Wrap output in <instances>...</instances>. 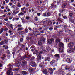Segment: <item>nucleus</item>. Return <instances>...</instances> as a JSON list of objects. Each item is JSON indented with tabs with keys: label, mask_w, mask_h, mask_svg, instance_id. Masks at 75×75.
<instances>
[{
	"label": "nucleus",
	"mask_w": 75,
	"mask_h": 75,
	"mask_svg": "<svg viewBox=\"0 0 75 75\" xmlns=\"http://www.w3.org/2000/svg\"><path fill=\"white\" fill-rule=\"evenodd\" d=\"M22 64H20L18 62H16V64L17 65H16V67H19V68H21V67L23 66H25V65H27V61L25 60H23L22 62Z\"/></svg>",
	"instance_id": "1"
},
{
	"label": "nucleus",
	"mask_w": 75,
	"mask_h": 75,
	"mask_svg": "<svg viewBox=\"0 0 75 75\" xmlns=\"http://www.w3.org/2000/svg\"><path fill=\"white\" fill-rule=\"evenodd\" d=\"M42 41L44 42H45V39L43 38H42L40 39V40L38 41V44L40 46V48H42V47H43V46H42Z\"/></svg>",
	"instance_id": "2"
},
{
	"label": "nucleus",
	"mask_w": 75,
	"mask_h": 75,
	"mask_svg": "<svg viewBox=\"0 0 75 75\" xmlns=\"http://www.w3.org/2000/svg\"><path fill=\"white\" fill-rule=\"evenodd\" d=\"M11 68H13L14 67L12 66L6 73V75H13V73L12 72L13 69H12Z\"/></svg>",
	"instance_id": "3"
},
{
	"label": "nucleus",
	"mask_w": 75,
	"mask_h": 75,
	"mask_svg": "<svg viewBox=\"0 0 75 75\" xmlns=\"http://www.w3.org/2000/svg\"><path fill=\"white\" fill-rule=\"evenodd\" d=\"M31 55H30L29 57H27V55H25L21 57V60H24L25 59H25L26 60H27V61H29V59H28V58H30V57Z\"/></svg>",
	"instance_id": "4"
},
{
	"label": "nucleus",
	"mask_w": 75,
	"mask_h": 75,
	"mask_svg": "<svg viewBox=\"0 0 75 75\" xmlns=\"http://www.w3.org/2000/svg\"><path fill=\"white\" fill-rule=\"evenodd\" d=\"M50 65H53V67H55V66H57V62H55V60H53L50 63Z\"/></svg>",
	"instance_id": "5"
},
{
	"label": "nucleus",
	"mask_w": 75,
	"mask_h": 75,
	"mask_svg": "<svg viewBox=\"0 0 75 75\" xmlns=\"http://www.w3.org/2000/svg\"><path fill=\"white\" fill-rule=\"evenodd\" d=\"M59 46L60 47V48H59V51H61V50L62 49L61 48H62V47L64 46V44L62 43V42H60L59 44Z\"/></svg>",
	"instance_id": "6"
},
{
	"label": "nucleus",
	"mask_w": 75,
	"mask_h": 75,
	"mask_svg": "<svg viewBox=\"0 0 75 75\" xmlns=\"http://www.w3.org/2000/svg\"><path fill=\"white\" fill-rule=\"evenodd\" d=\"M67 52L69 53H72L75 51V49L73 48L68 49L67 50Z\"/></svg>",
	"instance_id": "7"
},
{
	"label": "nucleus",
	"mask_w": 75,
	"mask_h": 75,
	"mask_svg": "<svg viewBox=\"0 0 75 75\" xmlns=\"http://www.w3.org/2000/svg\"><path fill=\"white\" fill-rule=\"evenodd\" d=\"M54 40L53 38L48 39L47 40V42L48 44H51L52 42H54Z\"/></svg>",
	"instance_id": "8"
},
{
	"label": "nucleus",
	"mask_w": 75,
	"mask_h": 75,
	"mask_svg": "<svg viewBox=\"0 0 75 75\" xmlns=\"http://www.w3.org/2000/svg\"><path fill=\"white\" fill-rule=\"evenodd\" d=\"M37 62L38 63L40 62L41 60V55L40 54H38L37 56Z\"/></svg>",
	"instance_id": "9"
},
{
	"label": "nucleus",
	"mask_w": 75,
	"mask_h": 75,
	"mask_svg": "<svg viewBox=\"0 0 75 75\" xmlns=\"http://www.w3.org/2000/svg\"><path fill=\"white\" fill-rule=\"evenodd\" d=\"M30 65L32 67H36V63L34 62H32L30 63Z\"/></svg>",
	"instance_id": "10"
},
{
	"label": "nucleus",
	"mask_w": 75,
	"mask_h": 75,
	"mask_svg": "<svg viewBox=\"0 0 75 75\" xmlns=\"http://www.w3.org/2000/svg\"><path fill=\"white\" fill-rule=\"evenodd\" d=\"M61 40L59 38H57L55 40V42L54 44V45H57V44H58V43L59 42H60Z\"/></svg>",
	"instance_id": "11"
},
{
	"label": "nucleus",
	"mask_w": 75,
	"mask_h": 75,
	"mask_svg": "<svg viewBox=\"0 0 75 75\" xmlns=\"http://www.w3.org/2000/svg\"><path fill=\"white\" fill-rule=\"evenodd\" d=\"M66 62L67 64H71V60L70 59V58L68 57L67 58L66 60Z\"/></svg>",
	"instance_id": "12"
},
{
	"label": "nucleus",
	"mask_w": 75,
	"mask_h": 75,
	"mask_svg": "<svg viewBox=\"0 0 75 75\" xmlns=\"http://www.w3.org/2000/svg\"><path fill=\"white\" fill-rule=\"evenodd\" d=\"M74 43L73 42H70L68 44V47L69 48H72L74 46Z\"/></svg>",
	"instance_id": "13"
},
{
	"label": "nucleus",
	"mask_w": 75,
	"mask_h": 75,
	"mask_svg": "<svg viewBox=\"0 0 75 75\" xmlns=\"http://www.w3.org/2000/svg\"><path fill=\"white\" fill-rule=\"evenodd\" d=\"M34 69L33 68H30L28 69L29 72L30 73H33Z\"/></svg>",
	"instance_id": "14"
},
{
	"label": "nucleus",
	"mask_w": 75,
	"mask_h": 75,
	"mask_svg": "<svg viewBox=\"0 0 75 75\" xmlns=\"http://www.w3.org/2000/svg\"><path fill=\"white\" fill-rule=\"evenodd\" d=\"M43 74H45V75H47V73H48V70H47V69H44L43 71Z\"/></svg>",
	"instance_id": "15"
},
{
	"label": "nucleus",
	"mask_w": 75,
	"mask_h": 75,
	"mask_svg": "<svg viewBox=\"0 0 75 75\" xmlns=\"http://www.w3.org/2000/svg\"><path fill=\"white\" fill-rule=\"evenodd\" d=\"M62 31H59L57 32V35L59 37H60L62 35Z\"/></svg>",
	"instance_id": "16"
},
{
	"label": "nucleus",
	"mask_w": 75,
	"mask_h": 75,
	"mask_svg": "<svg viewBox=\"0 0 75 75\" xmlns=\"http://www.w3.org/2000/svg\"><path fill=\"white\" fill-rule=\"evenodd\" d=\"M73 17H70L69 18V20L70 22H71L73 24H74V21L72 18Z\"/></svg>",
	"instance_id": "17"
},
{
	"label": "nucleus",
	"mask_w": 75,
	"mask_h": 75,
	"mask_svg": "<svg viewBox=\"0 0 75 75\" xmlns=\"http://www.w3.org/2000/svg\"><path fill=\"white\" fill-rule=\"evenodd\" d=\"M48 71L50 74H53V70L51 68L49 69L48 70Z\"/></svg>",
	"instance_id": "18"
},
{
	"label": "nucleus",
	"mask_w": 75,
	"mask_h": 75,
	"mask_svg": "<svg viewBox=\"0 0 75 75\" xmlns=\"http://www.w3.org/2000/svg\"><path fill=\"white\" fill-rule=\"evenodd\" d=\"M47 21H48L47 19L45 18L41 21L42 23H43V24H45V23H47Z\"/></svg>",
	"instance_id": "19"
},
{
	"label": "nucleus",
	"mask_w": 75,
	"mask_h": 75,
	"mask_svg": "<svg viewBox=\"0 0 75 75\" xmlns=\"http://www.w3.org/2000/svg\"><path fill=\"white\" fill-rule=\"evenodd\" d=\"M51 8L52 10H54L56 8H57V6L52 5L51 6Z\"/></svg>",
	"instance_id": "20"
},
{
	"label": "nucleus",
	"mask_w": 75,
	"mask_h": 75,
	"mask_svg": "<svg viewBox=\"0 0 75 75\" xmlns=\"http://www.w3.org/2000/svg\"><path fill=\"white\" fill-rule=\"evenodd\" d=\"M47 25H52V23L51 21H48L47 23Z\"/></svg>",
	"instance_id": "21"
},
{
	"label": "nucleus",
	"mask_w": 75,
	"mask_h": 75,
	"mask_svg": "<svg viewBox=\"0 0 75 75\" xmlns=\"http://www.w3.org/2000/svg\"><path fill=\"white\" fill-rule=\"evenodd\" d=\"M54 56L56 58H60V56H59V54H56L55 55H54Z\"/></svg>",
	"instance_id": "22"
},
{
	"label": "nucleus",
	"mask_w": 75,
	"mask_h": 75,
	"mask_svg": "<svg viewBox=\"0 0 75 75\" xmlns=\"http://www.w3.org/2000/svg\"><path fill=\"white\" fill-rule=\"evenodd\" d=\"M73 15H74V13H69V16L70 17H73Z\"/></svg>",
	"instance_id": "23"
},
{
	"label": "nucleus",
	"mask_w": 75,
	"mask_h": 75,
	"mask_svg": "<svg viewBox=\"0 0 75 75\" xmlns=\"http://www.w3.org/2000/svg\"><path fill=\"white\" fill-rule=\"evenodd\" d=\"M21 73L22 74H23V75H27V73L26 71H22Z\"/></svg>",
	"instance_id": "24"
},
{
	"label": "nucleus",
	"mask_w": 75,
	"mask_h": 75,
	"mask_svg": "<svg viewBox=\"0 0 75 75\" xmlns=\"http://www.w3.org/2000/svg\"><path fill=\"white\" fill-rule=\"evenodd\" d=\"M58 28H59V26H57L55 25L54 26V30H57Z\"/></svg>",
	"instance_id": "25"
},
{
	"label": "nucleus",
	"mask_w": 75,
	"mask_h": 75,
	"mask_svg": "<svg viewBox=\"0 0 75 75\" xmlns=\"http://www.w3.org/2000/svg\"><path fill=\"white\" fill-rule=\"evenodd\" d=\"M65 9L64 8H62L60 10V13H63V12H64V11H65Z\"/></svg>",
	"instance_id": "26"
},
{
	"label": "nucleus",
	"mask_w": 75,
	"mask_h": 75,
	"mask_svg": "<svg viewBox=\"0 0 75 75\" xmlns=\"http://www.w3.org/2000/svg\"><path fill=\"white\" fill-rule=\"evenodd\" d=\"M52 37L53 38H55L56 39L57 38V35L56 34H54L52 36Z\"/></svg>",
	"instance_id": "27"
},
{
	"label": "nucleus",
	"mask_w": 75,
	"mask_h": 75,
	"mask_svg": "<svg viewBox=\"0 0 75 75\" xmlns=\"http://www.w3.org/2000/svg\"><path fill=\"white\" fill-rule=\"evenodd\" d=\"M24 15V13L22 12H21L20 13L18 14V16H23Z\"/></svg>",
	"instance_id": "28"
},
{
	"label": "nucleus",
	"mask_w": 75,
	"mask_h": 75,
	"mask_svg": "<svg viewBox=\"0 0 75 75\" xmlns=\"http://www.w3.org/2000/svg\"><path fill=\"white\" fill-rule=\"evenodd\" d=\"M50 58L47 57L45 59V61H50Z\"/></svg>",
	"instance_id": "29"
},
{
	"label": "nucleus",
	"mask_w": 75,
	"mask_h": 75,
	"mask_svg": "<svg viewBox=\"0 0 75 75\" xmlns=\"http://www.w3.org/2000/svg\"><path fill=\"white\" fill-rule=\"evenodd\" d=\"M47 12L44 13H43L42 16L44 17H47Z\"/></svg>",
	"instance_id": "30"
},
{
	"label": "nucleus",
	"mask_w": 75,
	"mask_h": 75,
	"mask_svg": "<svg viewBox=\"0 0 75 75\" xmlns=\"http://www.w3.org/2000/svg\"><path fill=\"white\" fill-rule=\"evenodd\" d=\"M1 30H0V34H2L3 32V31H4V29L3 28H1Z\"/></svg>",
	"instance_id": "31"
},
{
	"label": "nucleus",
	"mask_w": 75,
	"mask_h": 75,
	"mask_svg": "<svg viewBox=\"0 0 75 75\" xmlns=\"http://www.w3.org/2000/svg\"><path fill=\"white\" fill-rule=\"evenodd\" d=\"M12 66H13V65H11V64L10 63L8 64V67L9 68H11V67H12Z\"/></svg>",
	"instance_id": "32"
},
{
	"label": "nucleus",
	"mask_w": 75,
	"mask_h": 75,
	"mask_svg": "<svg viewBox=\"0 0 75 75\" xmlns=\"http://www.w3.org/2000/svg\"><path fill=\"white\" fill-rule=\"evenodd\" d=\"M17 6L18 7H20L21 6L20 5V3L18 2L17 3Z\"/></svg>",
	"instance_id": "33"
},
{
	"label": "nucleus",
	"mask_w": 75,
	"mask_h": 75,
	"mask_svg": "<svg viewBox=\"0 0 75 75\" xmlns=\"http://www.w3.org/2000/svg\"><path fill=\"white\" fill-rule=\"evenodd\" d=\"M4 41H1L0 42V45H4Z\"/></svg>",
	"instance_id": "34"
},
{
	"label": "nucleus",
	"mask_w": 75,
	"mask_h": 75,
	"mask_svg": "<svg viewBox=\"0 0 75 75\" xmlns=\"http://www.w3.org/2000/svg\"><path fill=\"white\" fill-rule=\"evenodd\" d=\"M39 67L40 68H43V65H42V64H39Z\"/></svg>",
	"instance_id": "35"
},
{
	"label": "nucleus",
	"mask_w": 75,
	"mask_h": 75,
	"mask_svg": "<svg viewBox=\"0 0 75 75\" xmlns=\"http://www.w3.org/2000/svg\"><path fill=\"white\" fill-rule=\"evenodd\" d=\"M48 57L50 58H53V55L51 54H49Z\"/></svg>",
	"instance_id": "36"
},
{
	"label": "nucleus",
	"mask_w": 75,
	"mask_h": 75,
	"mask_svg": "<svg viewBox=\"0 0 75 75\" xmlns=\"http://www.w3.org/2000/svg\"><path fill=\"white\" fill-rule=\"evenodd\" d=\"M51 16V13L50 12H48L47 13V17H49V16Z\"/></svg>",
	"instance_id": "37"
},
{
	"label": "nucleus",
	"mask_w": 75,
	"mask_h": 75,
	"mask_svg": "<svg viewBox=\"0 0 75 75\" xmlns=\"http://www.w3.org/2000/svg\"><path fill=\"white\" fill-rule=\"evenodd\" d=\"M26 19L27 20H30V18L28 16H27L26 17Z\"/></svg>",
	"instance_id": "38"
},
{
	"label": "nucleus",
	"mask_w": 75,
	"mask_h": 75,
	"mask_svg": "<svg viewBox=\"0 0 75 75\" xmlns=\"http://www.w3.org/2000/svg\"><path fill=\"white\" fill-rule=\"evenodd\" d=\"M28 35L29 36H32V35H33V34L31 33L28 34Z\"/></svg>",
	"instance_id": "39"
},
{
	"label": "nucleus",
	"mask_w": 75,
	"mask_h": 75,
	"mask_svg": "<svg viewBox=\"0 0 75 75\" xmlns=\"http://www.w3.org/2000/svg\"><path fill=\"white\" fill-rule=\"evenodd\" d=\"M67 5H65V4H63L62 5V8H64L65 7V6H66Z\"/></svg>",
	"instance_id": "40"
},
{
	"label": "nucleus",
	"mask_w": 75,
	"mask_h": 75,
	"mask_svg": "<svg viewBox=\"0 0 75 75\" xmlns=\"http://www.w3.org/2000/svg\"><path fill=\"white\" fill-rule=\"evenodd\" d=\"M4 41L5 43V44H7L8 43V40L7 39L4 40Z\"/></svg>",
	"instance_id": "41"
},
{
	"label": "nucleus",
	"mask_w": 75,
	"mask_h": 75,
	"mask_svg": "<svg viewBox=\"0 0 75 75\" xmlns=\"http://www.w3.org/2000/svg\"><path fill=\"white\" fill-rule=\"evenodd\" d=\"M9 27H10L11 28H12V29H13V25L12 24H11L10 25V26H9Z\"/></svg>",
	"instance_id": "42"
},
{
	"label": "nucleus",
	"mask_w": 75,
	"mask_h": 75,
	"mask_svg": "<svg viewBox=\"0 0 75 75\" xmlns=\"http://www.w3.org/2000/svg\"><path fill=\"white\" fill-rule=\"evenodd\" d=\"M18 31H20V30H23V28H19L18 29Z\"/></svg>",
	"instance_id": "43"
},
{
	"label": "nucleus",
	"mask_w": 75,
	"mask_h": 75,
	"mask_svg": "<svg viewBox=\"0 0 75 75\" xmlns=\"http://www.w3.org/2000/svg\"><path fill=\"white\" fill-rule=\"evenodd\" d=\"M35 21H38V17H36L35 18Z\"/></svg>",
	"instance_id": "44"
},
{
	"label": "nucleus",
	"mask_w": 75,
	"mask_h": 75,
	"mask_svg": "<svg viewBox=\"0 0 75 75\" xmlns=\"http://www.w3.org/2000/svg\"><path fill=\"white\" fill-rule=\"evenodd\" d=\"M64 29L66 30V29H67V26L66 25H64Z\"/></svg>",
	"instance_id": "45"
},
{
	"label": "nucleus",
	"mask_w": 75,
	"mask_h": 75,
	"mask_svg": "<svg viewBox=\"0 0 75 75\" xmlns=\"http://www.w3.org/2000/svg\"><path fill=\"white\" fill-rule=\"evenodd\" d=\"M23 39L22 38H21L20 39V41L21 42H23Z\"/></svg>",
	"instance_id": "46"
},
{
	"label": "nucleus",
	"mask_w": 75,
	"mask_h": 75,
	"mask_svg": "<svg viewBox=\"0 0 75 75\" xmlns=\"http://www.w3.org/2000/svg\"><path fill=\"white\" fill-rule=\"evenodd\" d=\"M67 66H66L65 67V68L66 69V70H68V69H69V67H67Z\"/></svg>",
	"instance_id": "47"
},
{
	"label": "nucleus",
	"mask_w": 75,
	"mask_h": 75,
	"mask_svg": "<svg viewBox=\"0 0 75 75\" xmlns=\"http://www.w3.org/2000/svg\"><path fill=\"white\" fill-rule=\"evenodd\" d=\"M22 11V12H23V13H27V11L25 10V11Z\"/></svg>",
	"instance_id": "48"
},
{
	"label": "nucleus",
	"mask_w": 75,
	"mask_h": 75,
	"mask_svg": "<svg viewBox=\"0 0 75 75\" xmlns=\"http://www.w3.org/2000/svg\"><path fill=\"white\" fill-rule=\"evenodd\" d=\"M50 52L51 53H52V52H54V50L53 49L51 50Z\"/></svg>",
	"instance_id": "49"
},
{
	"label": "nucleus",
	"mask_w": 75,
	"mask_h": 75,
	"mask_svg": "<svg viewBox=\"0 0 75 75\" xmlns=\"http://www.w3.org/2000/svg\"><path fill=\"white\" fill-rule=\"evenodd\" d=\"M64 19H67V16H63V18Z\"/></svg>",
	"instance_id": "50"
},
{
	"label": "nucleus",
	"mask_w": 75,
	"mask_h": 75,
	"mask_svg": "<svg viewBox=\"0 0 75 75\" xmlns=\"http://www.w3.org/2000/svg\"><path fill=\"white\" fill-rule=\"evenodd\" d=\"M19 69H20V68H16L15 69L16 71H19Z\"/></svg>",
	"instance_id": "51"
},
{
	"label": "nucleus",
	"mask_w": 75,
	"mask_h": 75,
	"mask_svg": "<svg viewBox=\"0 0 75 75\" xmlns=\"http://www.w3.org/2000/svg\"><path fill=\"white\" fill-rule=\"evenodd\" d=\"M24 9H25V7H24L23 8H22L21 10H22V11H23V10H24Z\"/></svg>",
	"instance_id": "52"
},
{
	"label": "nucleus",
	"mask_w": 75,
	"mask_h": 75,
	"mask_svg": "<svg viewBox=\"0 0 75 75\" xmlns=\"http://www.w3.org/2000/svg\"><path fill=\"white\" fill-rule=\"evenodd\" d=\"M17 27L18 28L21 27H22V25H18Z\"/></svg>",
	"instance_id": "53"
},
{
	"label": "nucleus",
	"mask_w": 75,
	"mask_h": 75,
	"mask_svg": "<svg viewBox=\"0 0 75 75\" xmlns=\"http://www.w3.org/2000/svg\"><path fill=\"white\" fill-rule=\"evenodd\" d=\"M1 58L2 59V60H4V59H5V58L4 57H3V56H2L1 57Z\"/></svg>",
	"instance_id": "54"
},
{
	"label": "nucleus",
	"mask_w": 75,
	"mask_h": 75,
	"mask_svg": "<svg viewBox=\"0 0 75 75\" xmlns=\"http://www.w3.org/2000/svg\"><path fill=\"white\" fill-rule=\"evenodd\" d=\"M49 30H53V28L50 27L49 28Z\"/></svg>",
	"instance_id": "55"
},
{
	"label": "nucleus",
	"mask_w": 75,
	"mask_h": 75,
	"mask_svg": "<svg viewBox=\"0 0 75 75\" xmlns=\"http://www.w3.org/2000/svg\"><path fill=\"white\" fill-rule=\"evenodd\" d=\"M39 55H41V54H42V52L41 51H40L39 52Z\"/></svg>",
	"instance_id": "56"
},
{
	"label": "nucleus",
	"mask_w": 75,
	"mask_h": 75,
	"mask_svg": "<svg viewBox=\"0 0 75 75\" xmlns=\"http://www.w3.org/2000/svg\"><path fill=\"white\" fill-rule=\"evenodd\" d=\"M3 57H4V58H6L7 56L6 55L4 54L3 55Z\"/></svg>",
	"instance_id": "57"
},
{
	"label": "nucleus",
	"mask_w": 75,
	"mask_h": 75,
	"mask_svg": "<svg viewBox=\"0 0 75 75\" xmlns=\"http://www.w3.org/2000/svg\"><path fill=\"white\" fill-rule=\"evenodd\" d=\"M65 65H62V66L61 67V68H64V67L65 68Z\"/></svg>",
	"instance_id": "58"
},
{
	"label": "nucleus",
	"mask_w": 75,
	"mask_h": 75,
	"mask_svg": "<svg viewBox=\"0 0 75 75\" xmlns=\"http://www.w3.org/2000/svg\"><path fill=\"white\" fill-rule=\"evenodd\" d=\"M7 53L8 54H10V51L8 50H7Z\"/></svg>",
	"instance_id": "59"
},
{
	"label": "nucleus",
	"mask_w": 75,
	"mask_h": 75,
	"mask_svg": "<svg viewBox=\"0 0 75 75\" xmlns=\"http://www.w3.org/2000/svg\"><path fill=\"white\" fill-rule=\"evenodd\" d=\"M25 32L26 33H28V29L27 28L25 29Z\"/></svg>",
	"instance_id": "60"
},
{
	"label": "nucleus",
	"mask_w": 75,
	"mask_h": 75,
	"mask_svg": "<svg viewBox=\"0 0 75 75\" xmlns=\"http://www.w3.org/2000/svg\"><path fill=\"white\" fill-rule=\"evenodd\" d=\"M28 29L30 31H32V30H31V28L30 27H29L28 28Z\"/></svg>",
	"instance_id": "61"
},
{
	"label": "nucleus",
	"mask_w": 75,
	"mask_h": 75,
	"mask_svg": "<svg viewBox=\"0 0 75 75\" xmlns=\"http://www.w3.org/2000/svg\"><path fill=\"white\" fill-rule=\"evenodd\" d=\"M8 30V29L7 28H5L4 29V31H7Z\"/></svg>",
	"instance_id": "62"
},
{
	"label": "nucleus",
	"mask_w": 75,
	"mask_h": 75,
	"mask_svg": "<svg viewBox=\"0 0 75 75\" xmlns=\"http://www.w3.org/2000/svg\"><path fill=\"white\" fill-rule=\"evenodd\" d=\"M31 48H32V49L35 48H34V46H31V47L30 48V49H31Z\"/></svg>",
	"instance_id": "63"
},
{
	"label": "nucleus",
	"mask_w": 75,
	"mask_h": 75,
	"mask_svg": "<svg viewBox=\"0 0 75 75\" xmlns=\"http://www.w3.org/2000/svg\"><path fill=\"white\" fill-rule=\"evenodd\" d=\"M35 50V48H33V49H32L31 50L32 52H33V51H34Z\"/></svg>",
	"instance_id": "64"
}]
</instances>
